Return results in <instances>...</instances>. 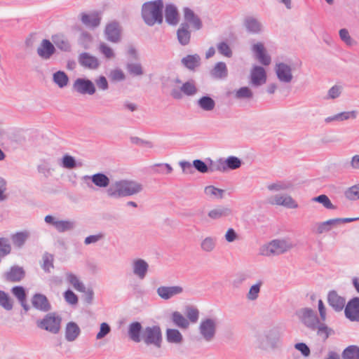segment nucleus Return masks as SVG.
Masks as SVG:
<instances>
[{
    "label": "nucleus",
    "instance_id": "f257e3e1",
    "mask_svg": "<svg viewBox=\"0 0 359 359\" xmlns=\"http://www.w3.org/2000/svg\"><path fill=\"white\" fill-rule=\"evenodd\" d=\"M300 321L309 330L316 332L317 335L325 341L333 330L325 323H321L315 311L311 308H302L297 311Z\"/></svg>",
    "mask_w": 359,
    "mask_h": 359
},
{
    "label": "nucleus",
    "instance_id": "f03ea898",
    "mask_svg": "<svg viewBox=\"0 0 359 359\" xmlns=\"http://www.w3.org/2000/svg\"><path fill=\"white\" fill-rule=\"evenodd\" d=\"M142 190V185L135 181L120 180L111 184L107 193L110 197L120 198L138 194Z\"/></svg>",
    "mask_w": 359,
    "mask_h": 359
},
{
    "label": "nucleus",
    "instance_id": "7ed1b4c3",
    "mask_svg": "<svg viewBox=\"0 0 359 359\" xmlns=\"http://www.w3.org/2000/svg\"><path fill=\"white\" fill-rule=\"evenodd\" d=\"M163 2L162 0H154L144 3L142 6V17L149 26L163 22Z\"/></svg>",
    "mask_w": 359,
    "mask_h": 359
},
{
    "label": "nucleus",
    "instance_id": "20e7f679",
    "mask_svg": "<svg viewBox=\"0 0 359 359\" xmlns=\"http://www.w3.org/2000/svg\"><path fill=\"white\" fill-rule=\"evenodd\" d=\"M281 332L280 328L273 327L266 330L263 333L258 334L256 339V346L264 351L275 349L280 344Z\"/></svg>",
    "mask_w": 359,
    "mask_h": 359
},
{
    "label": "nucleus",
    "instance_id": "39448f33",
    "mask_svg": "<svg viewBox=\"0 0 359 359\" xmlns=\"http://www.w3.org/2000/svg\"><path fill=\"white\" fill-rule=\"evenodd\" d=\"M294 245L290 238L274 239L260 248V255L266 257L283 254L294 248Z\"/></svg>",
    "mask_w": 359,
    "mask_h": 359
},
{
    "label": "nucleus",
    "instance_id": "423d86ee",
    "mask_svg": "<svg viewBox=\"0 0 359 359\" xmlns=\"http://www.w3.org/2000/svg\"><path fill=\"white\" fill-rule=\"evenodd\" d=\"M210 161V172H224L229 170H236L241 166V161L236 156H231L226 158H219L215 161Z\"/></svg>",
    "mask_w": 359,
    "mask_h": 359
},
{
    "label": "nucleus",
    "instance_id": "0eeeda50",
    "mask_svg": "<svg viewBox=\"0 0 359 359\" xmlns=\"http://www.w3.org/2000/svg\"><path fill=\"white\" fill-rule=\"evenodd\" d=\"M142 341L147 345H153L160 348L162 343V333L159 326L153 325L146 327L142 333Z\"/></svg>",
    "mask_w": 359,
    "mask_h": 359
},
{
    "label": "nucleus",
    "instance_id": "6e6552de",
    "mask_svg": "<svg viewBox=\"0 0 359 359\" xmlns=\"http://www.w3.org/2000/svg\"><path fill=\"white\" fill-rule=\"evenodd\" d=\"M199 333L206 341H211L217 332V320L212 318H205L201 320L199 327Z\"/></svg>",
    "mask_w": 359,
    "mask_h": 359
},
{
    "label": "nucleus",
    "instance_id": "1a4fd4ad",
    "mask_svg": "<svg viewBox=\"0 0 359 359\" xmlns=\"http://www.w3.org/2000/svg\"><path fill=\"white\" fill-rule=\"evenodd\" d=\"M62 318L55 313L47 314L41 321L38 322V327L53 334H57L60 330Z\"/></svg>",
    "mask_w": 359,
    "mask_h": 359
},
{
    "label": "nucleus",
    "instance_id": "9d476101",
    "mask_svg": "<svg viewBox=\"0 0 359 359\" xmlns=\"http://www.w3.org/2000/svg\"><path fill=\"white\" fill-rule=\"evenodd\" d=\"M82 180L89 188H93V184L100 188H106L110 183L109 178L102 172L93 175H84Z\"/></svg>",
    "mask_w": 359,
    "mask_h": 359
},
{
    "label": "nucleus",
    "instance_id": "9b49d317",
    "mask_svg": "<svg viewBox=\"0 0 359 359\" xmlns=\"http://www.w3.org/2000/svg\"><path fill=\"white\" fill-rule=\"evenodd\" d=\"M73 89L81 95H93L95 93V87L92 81L84 79L78 78L73 83Z\"/></svg>",
    "mask_w": 359,
    "mask_h": 359
},
{
    "label": "nucleus",
    "instance_id": "f8f14e48",
    "mask_svg": "<svg viewBox=\"0 0 359 359\" xmlns=\"http://www.w3.org/2000/svg\"><path fill=\"white\" fill-rule=\"evenodd\" d=\"M274 69L278 79L281 83H289L292 81L293 76L290 65L285 62H278L276 64Z\"/></svg>",
    "mask_w": 359,
    "mask_h": 359
},
{
    "label": "nucleus",
    "instance_id": "ddd939ff",
    "mask_svg": "<svg viewBox=\"0 0 359 359\" xmlns=\"http://www.w3.org/2000/svg\"><path fill=\"white\" fill-rule=\"evenodd\" d=\"M197 93V88L193 80L184 83L180 89L173 88L170 95L175 99L180 100L182 97V93L187 96H193Z\"/></svg>",
    "mask_w": 359,
    "mask_h": 359
},
{
    "label": "nucleus",
    "instance_id": "4468645a",
    "mask_svg": "<svg viewBox=\"0 0 359 359\" xmlns=\"http://www.w3.org/2000/svg\"><path fill=\"white\" fill-rule=\"evenodd\" d=\"M271 205H281L287 208L295 209L298 208L297 203L289 195L276 194L269 198Z\"/></svg>",
    "mask_w": 359,
    "mask_h": 359
},
{
    "label": "nucleus",
    "instance_id": "2eb2a0df",
    "mask_svg": "<svg viewBox=\"0 0 359 359\" xmlns=\"http://www.w3.org/2000/svg\"><path fill=\"white\" fill-rule=\"evenodd\" d=\"M344 313L351 321H359V297H354L348 302L344 307Z\"/></svg>",
    "mask_w": 359,
    "mask_h": 359
},
{
    "label": "nucleus",
    "instance_id": "dca6fc26",
    "mask_svg": "<svg viewBox=\"0 0 359 359\" xmlns=\"http://www.w3.org/2000/svg\"><path fill=\"white\" fill-rule=\"evenodd\" d=\"M327 303L336 312L341 311L346 306V299L336 290H330L327 294Z\"/></svg>",
    "mask_w": 359,
    "mask_h": 359
},
{
    "label": "nucleus",
    "instance_id": "f3484780",
    "mask_svg": "<svg viewBox=\"0 0 359 359\" xmlns=\"http://www.w3.org/2000/svg\"><path fill=\"white\" fill-rule=\"evenodd\" d=\"M131 268L133 275L140 280H143L148 273L149 266L144 259L137 258L132 261Z\"/></svg>",
    "mask_w": 359,
    "mask_h": 359
},
{
    "label": "nucleus",
    "instance_id": "a211bd4d",
    "mask_svg": "<svg viewBox=\"0 0 359 359\" xmlns=\"http://www.w3.org/2000/svg\"><path fill=\"white\" fill-rule=\"evenodd\" d=\"M183 14L184 22L188 27L190 25L195 30H200L203 27V23L198 15H196L192 9L188 7L183 8Z\"/></svg>",
    "mask_w": 359,
    "mask_h": 359
},
{
    "label": "nucleus",
    "instance_id": "6ab92c4d",
    "mask_svg": "<svg viewBox=\"0 0 359 359\" xmlns=\"http://www.w3.org/2000/svg\"><path fill=\"white\" fill-rule=\"evenodd\" d=\"M183 292V287L180 285L160 286L156 290L157 294L163 300H168Z\"/></svg>",
    "mask_w": 359,
    "mask_h": 359
},
{
    "label": "nucleus",
    "instance_id": "aec40b11",
    "mask_svg": "<svg viewBox=\"0 0 359 359\" xmlns=\"http://www.w3.org/2000/svg\"><path fill=\"white\" fill-rule=\"evenodd\" d=\"M104 34L107 41L118 43L121 39V28L116 22H111L107 25Z\"/></svg>",
    "mask_w": 359,
    "mask_h": 359
},
{
    "label": "nucleus",
    "instance_id": "412c9836",
    "mask_svg": "<svg viewBox=\"0 0 359 359\" xmlns=\"http://www.w3.org/2000/svg\"><path fill=\"white\" fill-rule=\"evenodd\" d=\"M250 80L252 86H259L266 81V73L264 67L255 66L250 72Z\"/></svg>",
    "mask_w": 359,
    "mask_h": 359
},
{
    "label": "nucleus",
    "instance_id": "4be33fe9",
    "mask_svg": "<svg viewBox=\"0 0 359 359\" xmlns=\"http://www.w3.org/2000/svg\"><path fill=\"white\" fill-rule=\"evenodd\" d=\"M252 50L261 64L265 66L270 65L271 62V57L266 53L265 48L262 43L258 42L254 44L252 47Z\"/></svg>",
    "mask_w": 359,
    "mask_h": 359
},
{
    "label": "nucleus",
    "instance_id": "5701e85b",
    "mask_svg": "<svg viewBox=\"0 0 359 359\" xmlns=\"http://www.w3.org/2000/svg\"><path fill=\"white\" fill-rule=\"evenodd\" d=\"M78 60L82 67L89 69H96L100 66L98 59L88 53L79 54Z\"/></svg>",
    "mask_w": 359,
    "mask_h": 359
},
{
    "label": "nucleus",
    "instance_id": "b1692460",
    "mask_svg": "<svg viewBox=\"0 0 359 359\" xmlns=\"http://www.w3.org/2000/svg\"><path fill=\"white\" fill-rule=\"evenodd\" d=\"M25 276V270L19 266H13L4 273L5 279L11 283L20 282Z\"/></svg>",
    "mask_w": 359,
    "mask_h": 359
},
{
    "label": "nucleus",
    "instance_id": "393cba45",
    "mask_svg": "<svg viewBox=\"0 0 359 359\" xmlns=\"http://www.w3.org/2000/svg\"><path fill=\"white\" fill-rule=\"evenodd\" d=\"M244 26L248 32L252 34H259L264 30L262 22L257 18L249 16L244 20Z\"/></svg>",
    "mask_w": 359,
    "mask_h": 359
},
{
    "label": "nucleus",
    "instance_id": "a878e982",
    "mask_svg": "<svg viewBox=\"0 0 359 359\" xmlns=\"http://www.w3.org/2000/svg\"><path fill=\"white\" fill-rule=\"evenodd\" d=\"M55 48L48 39H43L37 48V54L43 59L48 60L54 54Z\"/></svg>",
    "mask_w": 359,
    "mask_h": 359
},
{
    "label": "nucleus",
    "instance_id": "bb28decb",
    "mask_svg": "<svg viewBox=\"0 0 359 359\" xmlns=\"http://www.w3.org/2000/svg\"><path fill=\"white\" fill-rule=\"evenodd\" d=\"M165 22L170 25H177L179 22L180 17L178 10L173 4H166L165 8Z\"/></svg>",
    "mask_w": 359,
    "mask_h": 359
},
{
    "label": "nucleus",
    "instance_id": "cd10ccee",
    "mask_svg": "<svg viewBox=\"0 0 359 359\" xmlns=\"http://www.w3.org/2000/svg\"><path fill=\"white\" fill-rule=\"evenodd\" d=\"M32 304L34 308L41 311L46 312L50 309L47 297L40 293H36L32 297Z\"/></svg>",
    "mask_w": 359,
    "mask_h": 359
},
{
    "label": "nucleus",
    "instance_id": "c85d7f7f",
    "mask_svg": "<svg viewBox=\"0 0 359 359\" xmlns=\"http://www.w3.org/2000/svg\"><path fill=\"white\" fill-rule=\"evenodd\" d=\"M81 20L84 25L93 29L100 25L101 17L100 14L96 12L90 14L82 13L81 14Z\"/></svg>",
    "mask_w": 359,
    "mask_h": 359
},
{
    "label": "nucleus",
    "instance_id": "c756f323",
    "mask_svg": "<svg viewBox=\"0 0 359 359\" xmlns=\"http://www.w3.org/2000/svg\"><path fill=\"white\" fill-rule=\"evenodd\" d=\"M232 215V210L227 206L217 205L208 212V217L212 219H219Z\"/></svg>",
    "mask_w": 359,
    "mask_h": 359
},
{
    "label": "nucleus",
    "instance_id": "7c9ffc66",
    "mask_svg": "<svg viewBox=\"0 0 359 359\" xmlns=\"http://www.w3.org/2000/svg\"><path fill=\"white\" fill-rule=\"evenodd\" d=\"M210 74L215 79H225L228 76V69L226 63L224 62H217L210 71Z\"/></svg>",
    "mask_w": 359,
    "mask_h": 359
},
{
    "label": "nucleus",
    "instance_id": "2f4dec72",
    "mask_svg": "<svg viewBox=\"0 0 359 359\" xmlns=\"http://www.w3.org/2000/svg\"><path fill=\"white\" fill-rule=\"evenodd\" d=\"M201 60L198 54L187 55L182 58L181 63L189 71H195L201 65Z\"/></svg>",
    "mask_w": 359,
    "mask_h": 359
},
{
    "label": "nucleus",
    "instance_id": "473e14b6",
    "mask_svg": "<svg viewBox=\"0 0 359 359\" xmlns=\"http://www.w3.org/2000/svg\"><path fill=\"white\" fill-rule=\"evenodd\" d=\"M142 326L139 322H133L128 326V334L129 338L135 343L142 341Z\"/></svg>",
    "mask_w": 359,
    "mask_h": 359
},
{
    "label": "nucleus",
    "instance_id": "72a5a7b5",
    "mask_svg": "<svg viewBox=\"0 0 359 359\" xmlns=\"http://www.w3.org/2000/svg\"><path fill=\"white\" fill-rule=\"evenodd\" d=\"M177 41L182 46H187L191 40V32L187 23H181L177 30Z\"/></svg>",
    "mask_w": 359,
    "mask_h": 359
},
{
    "label": "nucleus",
    "instance_id": "f704fd0d",
    "mask_svg": "<svg viewBox=\"0 0 359 359\" xmlns=\"http://www.w3.org/2000/svg\"><path fill=\"white\" fill-rule=\"evenodd\" d=\"M81 330L74 322H69L65 327V339L68 341H74L79 336Z\"/></svg>",
    "mask_w": 359,
    "mask_h": 359
},
{
    "label": "nucleus",
    "instance_id": "c9c22d12",
    "mask_svg": "<svg viewBox=\"0 0 359 359\" xmlns=\"http://www.w3.org/2000/svg\"><path fill=\"white\" fill-rule=\"evenodd\" d=\"M29 236L30 233L25 230L12 234L11 238L15 247L21 248Z\"/></svg>",
    "mask_w": 359,
    "mask_h": 359
},
{
    "label": "nucleus",
    "instance_id": "e433bc0d",
    "mask_svg": "<svg viewBox=\"0 0 359 359\" xmlns=\"http://www.w3.org/2000/svg\"><path fill=\"white\" fill-rule=\"evenodd\" d=\"M217 244V239L214 236H207L200 244L201 249L205 252H211L215 250Z\"/></svg>",
    "mask_w": 359,
    "mask_h": 359
},
{
    "label": "nucleus",
    "instance_id": "4c0bfd02",
    "mask_svg": "<svg viewBox=\"0 0 359 359\" xmlns=\"http://www.w3.org/2000/svg\"><path fill=\"white\" fill-rule=\"evenodd\" d=\"M197 104L202 110L210 111L215 109L216 104L212 97L205 95L198 100Z\"/></svg>",
    "mask_w": 359,
    "mask_h": 359
},
{
    "label": "nucleus",
    "instance_id": "58836bf2",
    "mask_svg": "<svg viewBox=\"0 0 359 359\" xmlns=\"http://www.w3.org/2000/svg\"><path fill=\"white\" fill-rule=\"evenodd\" d=\"M67 281L77 291L85 292L86 287L79 278L72 273H66Z\"/></svg>",
    "mask_w": 359,
    "mask_h": 359
},
{
    "label": "nucleus",
    "instance_id": "ea45409f",
    "mask_svg": "<svg viewBox=\"0 0 359 359\" xmlns=\"http://www.w3.org/2000/svg\"><path fill=\"white\" fill-rule=\"evenodd\" d=\"M171 318L174 325L180 328L187 329L189 325V320L178 311H174Z\"/></svg>",
    "mask_w": 359,
    "mask_h": 359
},
{
    "label": "nucleus",
    "instance_id": "a19ab883",
    "mask_svg": "<svg viewBox=\"0 0 359 359\" xmlns=\"http://www.w3.org/2000/svg\"><path fill=\"white\" fill-rule=\"evenodd\" d=\"M342 359H359V346L350 345L344 349L341 353Z\"/></svg>",
    "mask_w": 359,
    "mask_h": 359
},
{
    "label": "nucleus",
    "instance_id": "79ce46f5",
    "mask_svg": "<svg viewBox=\"0 0 359 359\" xmlns=\"http://www.w3.org/2000/svg\"><path fill=\"white\" fill-rule=\"evenodd\" d=\"M53 82L60 88L65 87L69 81L67 74L62 71H57L53 75Z\"/></svg>",
    "mask_w": 359,
    "mask_h": 359
},
{
    "label": "nucleus",
    "instance_id": "37998d69",
    "mask_svg": "<svg viewBox=\"0 0 359 359\" xmlns=\"http://www.w3.org/2000/svg\"><path fill=\"white\" fill-rule=\"evenodd\" d=\"M76 226V222L74 220H60L55 223V229L60 232H65L73 230Z\"/></svg>",
    "mask_w": 359,
    "mask_h": 359
},
{
    "label": "nucleus",
    "instance_id": "c03bdc74",
    "mask_svg": "<svg viewBox=\"0 0 359 359\" xmlns=\"http://www.w3.org/2000/svg\"><path fill=\"white\" fill-rule=\"evenodd\" d=\"M182 335L176 329H168L166 330V339L169 343L179 344L182 341Z\"/></svg>",
    "mask_w": 359,
    "mask_h": 359
},
{
    "label": "nucleus",
    "instance_id": "a18cd8bd",
    "mask_svg": "<svg viewBox=\"0 0 359 359\" xmlns=\"http://www.w3.org/2000/svg\"><path fill=\"white\" fill-rule=\"evenodd\" d=\"M0 306L6 311H11L13 307V301L4 290H0Z\"/></svg>",
    "mask_w": 359,
    "mask_h": 359
},
{
    "label": "nucleus",
    "instance_id": "49530a36",
    "mask_svg": "<svg viewBox=\"0 0 359 359\" xmlns=\"http://www.w3.org/2000/svg\"><path fill=\"white\" fill-rule=\"evenodd\" d=\"M292 184L286 181H278L267 185V189L272 191H285L290 189Z\"/></svg>",
    "mask_w": 359,
    "mask_h": 359
},
{
    "label": "nucleus",
    "instance_id": "de8ad7c7",
    "mask_svg": "<svg viewBox=\"0 0 359 359\" xmlns=\"http://www.w3.org/2000/svg\"><path fill=\"white\" fill-rule=\"evenodd\" d=\"M262 284L263 282L262 280H259L250 287L249 292L247 294V298L248 300L255 301L258 298Z\"/></svg>",
    "mask_w": 359,
    "mask_h": 359
},
{
    "label": "nucleus",
    "instance_id": "09e8293b",
    "mask_svg": "<svg viewBox=\"0 0 359 359\" xmlns=\"http://www.w3.org/2000/svg\"><path fill=\"white\" fill-rule=\"evenodd\" d=\"M204 191L205 194L210 197L221 199L223 198L224 190L210 185L205 187Z\"/></svg>",
    "mask_w": 359,
    "mask_h": 359
},
{
    "label": "nucleus",
    "instance_id": "8fccbe9b",
    "mask_svg": "<svg viewBox=\"0 0 359 359\" xmlns=\"http://www.w3.org/2000/svg\"><path fill=\"white\" fill-rule=\"evenodd\" d=\"M339 35L340 39L346 43V45L348 46H353L357 43L356 41H355L349 34V32L347 29L343 28L339 31Z\"/></svg>",
    "mask_w": 359,
    "mask_h": 359
},
{
    "label": "nucleus",
    "instance_id": "3c124183",
    "mask_svg": "<svg viewBox=\"0 0 359 359\" xmlns=\"http://www.w3.org/2000/svg\"><path fill=\"white\" fill-rule=\"evenodd\" d=\"M53 42L57 48L61 50L66 52L71 50V45L69 42L63 37H58V36H56L53 37Z\"/></svg>",
    "mask_w": 359,
    "mask_h": 359
},
{
    "label": "nucleus",
    "instance_id": "603ef678",
    "mask_svg": "<svg viewBox=\"0 0 359 359\" xmlns=\"http://www.w3.org/2000/svg\"><path fill=\"white\" fill-rule=\"evenodd\" d=\"M43 264L41 267L46 273H50V269L54 267L53 266V256L49 253H45L43 255Z\"/></svg>",
    "mask_w": 359,
    "mask_h": 359
},
{
    "label": "nucleus",
    "instance_id": "864d4df0",
    "mask_svg": "<svg viewBox=\"0 0 359 359\" xmlns=\"http://www.w3.org/2000/svg\"><path fill=\"white\" fill-rule=\"evenodd\" d=\"M11 246L6 238H0V257H4L11 253Z\"/></svg>",
    "mask_w": 359,
    "mask_h": 359
},
{
    "label": "nucleus",
    "instance_id": "5fc2aeb1",
    "mask_svg": "<svg viewBox=\"0 0 359 359\" xmlns=\"http://www.w3.org/2000/svg\"><path fill=\"white\" fill-rule=\"evenodd\" d=\"M312 201L323 204V205L327 209H335V206L331 203L330 198L326 195L321 194L318 196L313 198Z\"/></svg>",
    "mask_w": 359,
    "mask_h": 359
},
{
    "label": "nucleus",
    "instance_id": "6e6d98bb",
    "mask_svg": "<svg viewBox=\"0 0 359 359\" xmlns=\"http://www.w3.org/2000/svg\"><path fill=\"white\" fill-rule=\"evenodd\" d=\"M126 69L128 72L133 76H141L143 74V70L140 63H128L126 65Z\"/></svg>",
    "mask_w": 359,
    "mask_h": 359
},
{
    "label": "nucleus",
    "instance_id": "4d7b16f0",
    "mask_svg": "<svg viewBox=\"0 0 359 359\" xmlns=\"http://www.w3.org/2000/svg\"><path fill=\"white\" fill-rule=\"evenodd\" d=\"M342 86L339 85H334L328 90L327 94L325 97L326 100H334L338 98L342 92Z\"/></svg>",
    "mask_w": 359,
    "mask_h": 359
},
{
    "label": "nucleus",
    "instance_id": "13d9d810",
    "mask_svg": "<svg viewBox=\"0 0 359 359\" xmlns=\"http://www.w3.org/2000/svg\"><path fill=\"white\" fill-rule=\"evenodd\" d=\"M92 39V36L89 33L83 32L79 36V43L84 49H88L90 46Z\"/></svg>",
    "mask_w": 359,
    "mask_h": 359
},
{
    "label": "nucleus",
    "instance_id": "bf43d9fd",
    "mask_svg": "<svg viewBox=\"0 0 359 359\" xmlns=\"http://www.w3.org/2000/svg\"><path fill=\"white\" fill-rule=\"evenodd\" d=\"M253 93L248 87H241L235 93V97L237 99H250Z\"/></svg>",
    "mask_w": 359,
    "mask_h": 359
},
{
    "label": "nucleus",
    "instance_id": "052dcab7",
    "mask_svg": "<svg viewBox=\"0 0 359 359\" xmlns=\"http://www.w3.org/2000/svg\"><path fill=\"white\" fill-rule=\"evenodd\" d=\"M217 48L218 52L227 57L232 56V51L229 44L225 41L219 42L217 44Z\"/></svg>",
    "mask_w": 359,
    "mask_h": 359
},
{
    "label": "nucleus",
    "instance_id": "680f3d73",
    "mask_svg": "<svg viewBox=\"0 0 359 359\" xmlns=\"http://www.w3.org/2000/svg\"><path fill=\"white\" fill-rule=\"evenodd\" d=\"M345 196L349 200L355 201L359 199V184L348 188L345 192Z\"/></svg>",
    "mask_w": 359,
    "mask_h": 359
},
{
    "label": "nucleus",
    "instance_id": "e2e57ef3",
    "mask_svg": "<svg viewBox=\"0 0 359 359\" xmlns=\"http://www.w3.org/2000/svg\"><path fill=\"white\" fill-rule=\"evenodd\" d=\"M12 294L17 298L18 302H22L26 299V291L22 286L17 285L11 288Z\"/></svg>",
    "mask_w": 359,
    "mask_h": 359
},
{
    "label": "nucleus",
    "instance_id": "0e129e2a",
    "mask_svg": "<svg viewBox=\"0 0 359 359\" xmlns=\"http://www.w3.org/2000/svg\"><path fill=\"white\" fill-rule=\"evenodd\" d=\"M186 315L190 322L195 323L198 320L199 311L194 306H188L186 309Z\"/></svg>",
    "mask_w": 359,
    "mask_h": 359
},
{
    "label": "nucleus",
    "instance_id": "69168bd1",
    "mask_svg": "<svg viewBox=\"0 0 359 359\" xmlns=\"http://www.w3.org/2000/svg\"><path fill=\"white\" fill-rule=\"evenodd\" d=\"M193 167L201 173L210 172V165L208 166L204 161L200 159H196L193 161Z\"/></svg>",
    "mask_w": 359,
    "mask_h": 359
},
{
    "label": "nucleus",
    "instance_id": "338daca9",
    "mask_svg": "<svg viewBox=\"0 0 359 359\" xmlns=\"http://www.w3.org/2000/svg\"><path fill=\"white\" fill-rule=\"evenodd\" d=\"M100 53L107 59L113 58L115 56L112 48L104 43H101L99 47Z\"/></svg>",
    "mask_w": 359,
    "mask_h": 359
},
{
    "label": "nucleus",
    "instance_id": "774afa93",
    "mask_svg": "<svg viewBox=\"0 0 359 359\" xmlns=\"http://www.w3.org/2000/svg\"><path fill=\"white\" fill-rule=\"evenodd\" d=\"M111 332V327L107 323H102L100 324V331L96 335L97 339H102L105 337Z\"/></svg>",
    "mask_w": 359,
    "mask_h": 359
}]
</instances>
